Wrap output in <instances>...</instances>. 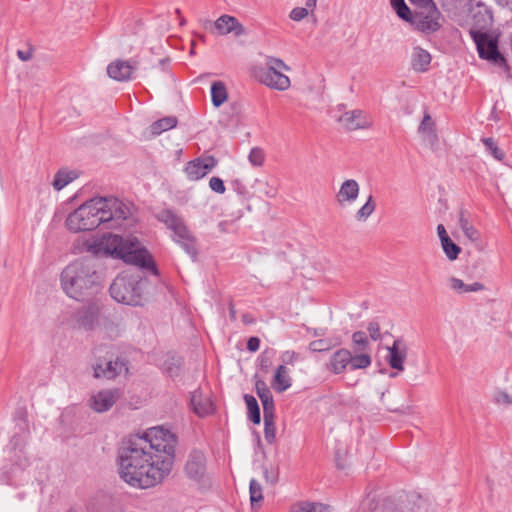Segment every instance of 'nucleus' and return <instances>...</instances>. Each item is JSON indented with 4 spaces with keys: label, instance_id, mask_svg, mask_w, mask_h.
I'll list each match as a JSON object with an SVG mask.
<instances>
[{
    "label": "nucleus",
    "instance_id": "20",
    "mask_svg": "<svg viewBox=\"0 0 512 512\" xmlns=\"http://www.w3.org/2000/svg\"><path fill=\"white\" fill-rule=\"evenodd\" d=\"M351 362V352L346 348L336 350L330 357L326 367L333 374H341L346 371Z\"/></svg>",
    "mask_w": 512,
    "mask_h": 512
},
{
    "label": "nucleus",
    "instance_id": "35",
    "mask_svg": "<svg viewBox=\"0 0 512 512\" xmlns=\"http://www.w3.org/2000/svg\"><path fill=\"white\" fill-rule=\"evenodd\" d=\"M482 142L486 147V150L498 161H502L505 158V153L502 151L498 145L497 142L491 138H482Z\"/></svg>",
    "mask_w": 512,
    "mask_h": 512
},
{
    "label": "nucleus",
    "instance_id": "33",
    "mask_svg": "<svg viewBox=\"0 0 512 512\" xmlns=\"http://www.w3.org/2000/svg\"><path fill=\"white\" fill-rule=\"evenodd\" d=\"M392 8L395 10L396 14L402 20L409 22L411 21L413 15L409 7L406 5L404 0H390Z\"/></svg>",
    "mask_w": 512,
    "mask_h": 512
},
{
    "label": "nucleus",
    "instance_id": "9",
    "mask_svg": "<svg viewBox=\"0 0 512 512\" xmlns=\"http://www.w3.org/2000/svg\"><path fill=\"white\" fill-rule=\"evenodd\" d=\"M471 36L477 46L479 56L495 63L504 62L505 59L498 50V41L487 33L471 31Z\"/></svg>",
    "mask_w": 512,
    "mask_h": 512
},
{
    "label": "nucleus",
    "instance_id": "31",
    "mask_svg": "<svg viewBox=\"0 0 512 512\" xmlns=\"http://www.w3.org/2000/svg\"><path fill=\"white\" fill-rule=\"evenodd\" d=\"M372 363V358L368 353H359L356 355L351 354V362H349V368L351 370L366 369Z\"/></svg>",
    "mask_w": 512,
    "mask_h": 512
},
{
    "label": "nucleus",
    "instance_id": "45",
    "mask_svg": "<svg viewBox=\"0 0 512 512\" xmlns=\"http://www.w3.org/2000/svg\"><path fill=\"white\" fill-rule=\"evenodd\" d=\"M496 404L509 406L512 405V396L507 391L498 390L494 393Z\"/></svg>",
    "mask_w": 512,
    "mask_h": 512
},
{
    "label": "nucleus",
    "instance_id": "1",
    "mask_svg": "<svg viewBox=\"0 0 512 512\" xmlns=\"http://www.w3.org/2000/svg\"><path fill=\"white\" fill-rule=\"evenodd\" d=\"M144 442L137 438L123 442L118 450L119 475L134 488L148 489L162 483L168 476L165 460L158 463ZM150 448V446H148Z\"/></svg>",
    "mask_w": 512,
    "mask_h": 512
},
{
    "label": "nucleus",
    "instance_id": "43",
    "mask_svg": "<svg viewBox=\"0 0 512 512\" xmlns=\"http://www.w3.org/2000/svg\"><path fill=\"white\" fill-rule=\"evenodd\" d=\"M332 348V345L327 339L314 340L309 344V349L312 352H325Z\"/></svg>",
    "mask_w": 512,
    "mask_h": 512
},
{
    "label": "nucleus",
    "instance_id": "23",
    "mask_svg": "<svg viewBox=\"0 0 512 512\" xmlns=\"http://www.w3.org/2000/svg\"><path fill=\"white\" fill-rule=\"evenodd\" d=\"M431 55L421 47H415L411 56V66L416 72H426L431 63Z\"/></svg>",
    "mask_w": 512,
    "mask_h": 512
},
{
    "label": "nucleus",
    "instance_id": "26",
    "mask_svg": "<svg viewBox=\"0 0 512 512\" xmlns=\"http://www.w3.org/2000/svg\"><path fill=\"white\" fill-rule=\"evenodd\" d=\"M177 118L174 116H167L153 122L150 127V133L153 136H158L164 131L170 130L177 125Z\"/></svg>",
    "mask_w": 512,
    "mask_h": 512
},
{
    "label": "nucleus",
    "instance_id": "30",
    "mask_svg": "<svg viewBox=\"0 0 512 512\" xmlns=\"http://www.w3.org/2000/svg\"><path fill=\"white\" fill-rule=\"evenodd\" d=\"M228 94L223 82L216 81L211 86V99L215 107L221 106L227 100Z\"/></svg>",
    "mask_w": 512,
    "mask_h": 512
},
{
    "label": "nucleus",
    "instance_id": "5",
    "mask_svg": "<svg viewBox=\"0 0 512 512\" xmlns=\"http://www.w3.org/2000/svg\"><path fill=\"white\" fill-rule=\"evenodd\" d=\"M137 439L150 446V448L146 447V449L153 454L155 461L158 463L162 460L168 462L167 474L169 475L173 467L177 445L175 434L162 427H153L148 429L143 436L137 437Z\"/></svg>",
    "mask_w": 512,
    "mask_h": 512
},
{
    "label": "nucleus",
    "instance_id": "22",
    "mask_svg": "<svg viewBox=\"0 0 512 512\" xmlns=\"http://www.w3.org/2000/svg\"><path fill=\"white\" fill-rule=\"evenodd\" d=\"M190 404L193 411L200 417L207 416L213 412L210 398L204 396L200 390H195L191 393Z\"/></svg>",
    "mask_w": 512,
    "mask_h": 512
},
{
    "label": "nucleus",
    "instance_id": "54",
    "mask_svg": "<svg viewBox=\"0 0 512 512\" xmlns=\"http://www.w3.org/2000/svg\"><path fill=\"white\" fill-rule=\"evenodd\" d=\"M484 289V285L480 282H474L472 284H467L466 292H477Z\"/></svg>",
    "mask_w": 512,
    "mask_h": 512
},
{
    "label": "nucleus",
    "instance_id": "28",
    "mask_svg": "<svg viewBox=\"0 0 512 512\" xmlns=\"http://www.w3.org/2000/svg\"><path fill=\"white\" fill-rule=\"evenodd\" d=\"M75 178H77V174L74 171L60 169L55 174L52 185L55 190L60 191L65 186H67L70 182H72Z\"/></svg>",
    "mask_w": 512,
    "mask_h": 512
},
{
    "label": "nucleus",
    "instance_id": "13",
    "mask_svg": "<svg viewBox=\"0 0 512 512\" xmlns=\"http://www.w3.org/2000/svg\"><path fill=\"white\" fill-rule=\"evenodd\" d=\"M119 397L120 391L118 389L100 390L91 396L89 405L95 412H106L112 408Z\"/></svg>",
    "mask_w": 512,
    "mask_h": 512
},
{
    "label": "nucleus",
    "instance_id": "29",
    "mask_svg": "<svg viewBox=\"0 0 512 512\" xmlns=\"http://www.w3.org/2000/svg\"><path fill=\"white\" fill-rule=\"evenodd\" d=\"M244 401L247 406L248 418L254 424H259L261 422V413L256 398L253 395L245 394Z\"/></svg>",
    "mask_w": 512,
    "mask_h": 512
},
{
    "label": "nucleus",
    "instance_id": "32",
    "mask_svg": "<svg viewBox=\"0 0 512 512\" xmlns=\"http://www.w3.org/2000/svg\"><path fill=\"white\" fill-rule=\"evenodd\" d=\"M376 203L372 195H369L365 204L355 214L357 221H366L375 211Z\"/></svg>",
    "mask_w": 512,
    "mask_h": 512
},
{
    "label": "nucleus",
    "instance_id": "49",
    "mask_svg": "<svg viewBox=\"0 0 512 512\" xmlns=\"http://www.w3.org/2000/svg\"><path fill=\"white\" fill-rule=\"evenodd\" d=\"M299 359V355L294 351H285L281 355L283 365H293Z\"/></svg>",
    "mask_w": 512,
    "mask_h": 512
},
{
    "label": "nucleus",
    "instance_id": "11",
    "mask_svg": "<svg viewBox=\"0 0 512 512\" xmlns=\"http://www.w3.org/2000/svg\"><path fill=\"white\" fill-rule=\"evenodd\" d=\"M217 163L218 161L214 156H201L189 161L184 171L189 180L197 181L205 177Z\"/></svg>",
    "mask_w": 512,
    "mask_h": 512
},
{
    "label": "nucleus",
    "instance_id": "12",
    "mask_svg": "<svg viewBox=\"0 0 512 512\" xmlns=\"http://www.w3.org/2000/svg\"><path fill=\"white\" fill-rule=\"evenodd\" d=\"M93 369L96 378L114 379L121 374L128 373L127 362L119 358L114 361L98 362Z\"/></svg>",
    "mask_w": 512,
    "mask_h": 512
},
{
    "label": "nucleus",
    "instance_id": "59",
    "mask_svg": "<svg viewBox=\"0 0 512 512\" xmlns=\"http://www.w3.org/2000/svg\"><path fill=\"white\" fill-rule=\"evenodd\" d=\"M230 314H231V317L233 319H235L236 316H235V310H234V306L233 305L230 306Z\"/></svg>",
    "mask_w": 512,
    "mask_h": 512
},
{
    "label": "nucleus",
    "instance_id": "56",
    "mask_svg": "<svg viewBox=\"0 0 512 512\" xmlns=\"http://www.w3.org/2000/svg\"><path fill=\"white\" fill-rule=\"evenodd\" d=\"M437 233L440 238L441 243L443 242L444 238H450L445 230V227L442 224H439L437 226Z\"/></svg>",
    "mask_w": 512,
    "mask_h": 512
},
{
    "label": "nucleus",
    "instance_id": "16",
    "mask_svg": "<svg viewBox=\"0 0 512 512\" xmlns=\"http://www.w3.org/2000/svg\"><path fill=\"white\" fill-rule=\"evenodd\" d=\"M214 28L219 35H227L232 33L235 37L246 34V28L239 20L231 15H222L214 22Z\"/></svg>",
    "mask_w": 512,
    "mask_h": 512
},
{
    "label": "nucleus",
    "instance_id": "2",
    "mask_svg": "<svg viewBox=\"0 0 512 512\" xmlns=\"http://www.w3.org/2000/svg\"><path fill=\"white\" fill-rule=\"evenodd\" d=\"M130 215V209L114 197H95L71 212L66 226L72 232L89 231L104 224L113 229Z\"/></svg>",
    "mask_w": 512,
    "mask_h": 512
},
{
    "label": "nucleus",
    "instance_id": "21",
    "mask_svg": "<svg viewBox=\"0 0 512 512\" xmlns=\"http://www.w3.org/2000/svg\"><path fill=\"white\" fill-rule=\"evenodd\" d=\"M134 69L135 67L129 61L116 60L108 65L107 73L116 81H127L131 78Z\"/></svg>",
    "mask_w": 512,
    "mask_h": 512
},
{
    "label": "nucleus",
    "instance_id": "46",
    "mask_svg": "<svg viewBox=\"0 0 512 512\" xmlns=\"http://www.w3.org/2000/svg\"><path fill=\"white\" fill-rule=\"evenodd\" d=\"M310 8L306 7H295L291 10L289 17L291 20L299 22L308 16Z\"/></svg>",
    "mask_w": 512,
    "mask_h": 512
},
{
    "label": "nucleus",
    "instance_id": "52",
    "mask_svg": "<svg viewBox=\"0 0 512 512\" xmlns=\"http://www.w3.org/2000/svg\"><path fill=\"white\" fill-rule=\"evenodd\" d=\"M230 185L232 186L233 190L239 195H245L247 193L246 186L239 179L232 180Z\"/></svg>",
    "mask_w": 512,
    "mask_h": 512
},
{
    "label": "nucleus",
    "instance_id": "55",
    "mask_svg": "<svg viewBox=\"0 0 512 512\" xmlns=\"http://www.w3.org/2000/svg\"><path fill=\"white\" fill-rule=\"evenodd\" d=\"M17 56L22 61H28L32 58V51L31 50H27V51L18 50Z\"/></svg>",
    "mask_w": 512,
    "mask_h": 512
},
{
    "label": "nucleus",
    "instance_id": "6",
    "mask_svg": "<svg viewBox=\"0 0 512 512\" xmlns=\"http://www.w3.org/2000/svg\"><path fill=\"white\" fill-rule=\"evenodd\" d=\"M291 70L282 59L274 56H266L265 64L255 71L256 79L270 89L286 91L291 86L290 78L284 74Z\"/></svg>",
    "mask_w": 512,
    "mask_h": 512
},
{
    "label": "nucleus",
    "instance_id": "61",
    "mask_svg": "<svg viewBox=\"0 0 512 512\" xmlns=\"http://www.w3.org/2000/svg\"><path fill=\"white\" fill-rule=\"evenodd\" d=\"M185 23V19L180 20V24L183 25Z\"/></svg>",
    "mask_w": 512,
    "mask_h": 512
},
{
    "label": "nucleus",
    "instance_id": "42",
    "mask_svg": "<svg viewBox=\"0 0 512 512\" xmlns=\"http://www.w3.org/2000/svg\"><path fill=\"white\" fill-rule=\"evenodd\" d=\"M262 406H263V418L269 419V418H275V404L273 396L262 399L261 400Z\"/></svg>",
    "mask_w": 512,
    "mask_h": 512
},
{
    "label": "nucleus",
    "instance_id": "39",
    "mask_svg": "<svg viewBox=\"0 0 512 512\" xmlns=\"http://www.w3.org/2000/svg\"><path fill=\"white\" fill-rule=\"evenodd\" d=\"M264 437L269 444L274 443L276 438L275 418L264 419Z\"/></svg>",
    "mask_w": 512,
    "mask_h": 512
},
{
    "label": "nucleus",
    "instance_id": "38",
    "mask_svg": "<svg viewBox=\"0 0 512 512\" xmlns=\"http://www.w3.org/2000/svg\"><path fill=\"white\" fill-rule=\"evenodd\" d=\"M352 343L355 352H363L369 346V339L363 331H356L352 334Z\"/></svg>",
    "mask_w": 512,
    "mask_h": 512
},
{
    "label": "nucleus",
    "instance_id": "58",
    "mask_svg": "<svg viewBox=\"0 0 512 512\" xmlns=\"http://www.w3.org/2000/svg\"><path fill=\"white\" fill-rule=\"evenodd\" d=\"M242 320L245 324H250L253 322V319L247 314L243 315Z\"/></svg>",
    "mask_w": 512,
    "mask_h": 512
},
{
    "label": "nucleus",
    "instance_id": "25",
    "mask_svg": "<svg viewBox=\"0 0 512 512\" xmlns=\"http://www.w3.org/2000/svg\"><path fill=\"white\" fill-rule=\"evenodd\" d=\"M291 512H331V507L318 502L300 501L291 507Z\"/></svg>",
    "mask_w": 512,
    "mask_h": 512
},
{
    "label": "nucleus",
    "instance_id": "63",
    "mask_svg": "<svg viewBox=\"0 0 512 512\" xmlns=\"http://www.w3.org/2000/svg\"><path fill=\"white\" fill-rule=\"evenodd\" d=\"M68 512H78L75 509H70Z\"/></svg>",
    "mask_w": 512,
    "mask_h": 512
},
{
    "label": "nucleus",
    "instance_id": "4",
    "mask_svg": "<svg viewBox=\"0 0 512 512\" xmlns=\"http://www.w3.org/2000/svg\"><path fill=\"white\" fill-rule=\"evenodd\" d=\"M60 281L65 294L75 300L92 296L101 286V276L88 259H78L67 265L60 275Z\"/></svg>",
    "mask_w": 512,
    "mask_h": 512
},
{
    "label": "nucleus",
    "instance_id": "40",
    "mask_svg": "<svg viewBox=\"0 0 512 512\" xmlns=\"http://www.w3.org/2000/svg\"><path fill=\"white\" fill-rule=\"evenodd\" d=\"M249 162L255 167H261L265 161L264 151L259 147H254L248 155Z\"/></svg>",
    "mask_w": 512,
    "mask_h": 512
},
{
    "label": "nucleus",
    "instance_id": "18",
    "mask_svg": "<svg viewBox=\"0 0 512 512\" xmlns=\"http://www.w3.org/2000/svg\"><path fill=\"white\" fill-rule=\"evenodd\" d=\"M386 361L392 369L403 371L404 362L407 357V347L400 339L394 340L392 346L388 347Z\"/></svg>",
    "mask_w": 512,
    "mask_h": 512
},
{
    "label": "nucleus",
    "instance_id": "36",
    "mask_svg": "<svg viewBox=\"0 0 512 512\" xmlns=\"http://www.w3.org/2000/svg\"><path fill=\"white\" fill-rule=\"evenodd\" d=\"M249 492H250L251 506H252V508H254L256 505H258L263 500L261 484L258 481H256L255 479H252L250 481Z\"/></svg>",
    "mask_w": 512,
    "mask_h": 512
},
{
    "label": "nucleus",
    "instance_id": "50",
    "mask_svg": "<svg viewBox=\"0 0 512 512\" xmlns=\"http://www.w3.org/2000/svg\"><path fill=\"white\" fill-rule=\"evenodd\" d=\"M450 287L456 291V292H466L467 284H465L461 279L456 277H451L450 280Z\"/></svg>",
    "mask_w": 512,
    "mask_h": 512
},
{
    "label": "nucleus",
    "instance_id": "57",
    "mask_svg": "<svg viewBox=\"0 0 512 512\" xmlns=\"http://www.w3.org/2000/svg\"><path fill=\"white\" fill-rule=\"evenodd\" d=\"M317 0H306V6L313 11L316 7Z\"/></svg>",
    "mask_w": 512,
    "mask_h": 512
},
{
    "label": "nucleus",
    "instance_id": "62",
    "mask_svg": "<svg viewBox=\"0 0 512 512\" xmlns=\"http://www.w3.org/2000/svg\"><path fill=\"white\" fill-rule=\"evenodd\" d=\"M396 375H397L396 373H391L390 377H395Z\"/></svg>",
    "mask_w": 512,
    "mask_h": 512
},
{
    "label": "nucleus",
    "instance_id": "3",
    "mask_svg": "<svg viewBox=\"0 0 512 512\" xmlns=\"http://www.w3.org/2000/svg\"><path fill=\"white\" fill-rule=\"evenodd\" d=\"M81 252L90 253L94 257H112L141 268L157 269L151 255L136 237H121L115 234H104L101 237H90L78 242Z\"/></svg>",
    "mask_w": 512,
    "mask_h": 512
},
{
    "label": "nucleus",
    "instance_id": "51",
    "mask_svg": "<svg viewBox=\"0 0 512 512\" xmlns=\"http://www.w3.org/2000/svg\"><path fill=\"white\" fill-rule=\"evenodd\" d=\"M91 512H114L111 506V502L108 499H105L99 507L92 505L90 507Z\"/></svg>",
    "mask_w": 512,
    "mask_h": 512
},
{
    "label": "nucleus",
    "instance_id": "37",
    "mask_svg": "<svg viewBox=\"0 0 512 512\" xmlns=\"http://www.w3.org/2000/svg\"><path fill=\"white\" fill-rule=\"evenodd\" d=\"M418 132L426 134L428 137H435V123L429 113H424L423 119L419 125Z\"/></svg>",
    "mask_w": 512,
    "mask_h": 512
},
{
    "label": "nucleus",
    "instance_id": "47",
    "mask_svg": "<svg viewBox=\"0 0 512 512\" xmlns=\"http://www.w3.org/2000/svg\"><path fill=\"white\" fill-rule=\"evenodd\" d=\"M209 187L218 194H223L226 190L223 180L216 176L210 178Z\"/></svg>",
    "mask_w": 512,
    "mask_h": 512
},
{
    "label": "nucleus",
    "instance_id": "8",
    "mask_svg": "<svg viewBox=\"0 0 512 512\" xmlns=\"http://www.w3.org/2000/svg\"><path fill=\"white\" fill-rule=\"evenodd\" d=\"M158 219L173 232V240L178 243L192 259H196L198 254L197 241L186 226L183 218L172 210L166 209L159 213Z\"/></svg>",
    "mask_w": 512,
    "mask_h": 512
},
{
    "label": "nucleus",
    "instance_id": "10",
    "mask_svg": "<svg viewBox=\"0 0 512 512\" xmlns=\"http://www.w3.org/2000/svg\"><path fill=\"white\" fill-rule=\"evenodd\" d=\"M439 18L440 12L435 7V5H433L428 7L426 11L415 13L410 23L421 32L433 33L441 27Z\"/></svg>",
    "mask_w": 512,
    "mask_h": 512
},
{
    "label": "nucleus",
    "instance_id": "15",
    "mask_svg": "<svg viewBox=\"0 0 512 512\" xmlns=\"http://www.w3.org/2000/svg\"><path fill=\"white\" fill-rule=\"evenodd\" d=\"M206 471V458L202 451L193 450L188 456L185 472L190 479L200 481Z\"/></svg>",
    "mask_w": 512,
    "mask_h": 512
},
{
    "label": "nucleus",
    "instance_id": "14",
    "mask_svg": "<svg viewBox=\"0 0 512 512\" xmlns=\"http://www.w3.org/2000/svg\"><path fill=\"white\" fill-rule=\"evenodd\" d=\"M100 307L97 303H90L75 313V321L85 330H94L99 325Z\"/></svg>",
    "mask_w": 512,
    "mask_h": 512
},
{
    "label": "nucleus",
    "instance_id": "41",
    "mask_svg": "<svg viewBox=\"0 0 512 512\" xmlns=\"http://www.w3.org/2000/svg\"><path fill=\"white\" fill-rule=\"evenodd\" d=\"M274 354L275 351L273 349H266L261 353L259 356V366L262 371L268 372L272 365V357Z\"/></svg>",
    "mask_w": 512,
    "mask_h": 512
},
{
    "label": "nucleus",
    "instance_id": "44",
    "mask_svg": "<svg viewBox=\"0 0 512 512\" xmlns=\"http://www.w3.org/2000/svg\"><path fill=\"white\" fill-rule=\"evenodd\" d=\"M255 390H256V394L260 400L267 399V398L273 396L270 389L268 388L267 384L263 380L259 379L256 381Z\"/></svg>",
    "mask_w": 512,
    "mask_h": 512
},
{
    "label": "nucleus",
    "instance_id": "24",
    "mask_svg": "<svg viewBox=\"0 0 512 512\" xmlns=\"http://www.w3.org/2000/svg\"><path fill=\"white\" fill-rule=\"evenodd\" d=\"M292 385V379L289 376V370L285 365H279L275 371L273 380L271 382L272 388L278 392L282 393L289 389Z\"/></svg>",
    "mask_w": 512,
    "mask_h": 512
},
{
    "label": "nucleus",
    "instance_id": "17",
    "mask_svg": "<svg viewBox=\"0 0 512 512\" xmlns=\"http://www.w3.org/2000/svg\"><path fill=\"white\" fill-rule=\"evenodd\" d=\"M359 192V183L354 179H346L340 185V188L335 195V200L341 207L350 205L357 200Z\"/></svg>",
    "mask_w": 512,
    "mask_h": 512
},
{
    "label": "nucleus",
    "instance_id": "48",
    "mask_svg": "<svg viewBox=\"0 0 512 512\" xmlns=\"http://www.w3.org/2000/svg\"><path fill=\"white\" fill-rule=\"evenodd\" d=\"M367 330L369 332L370 338L374 341H377L381 338L380 333V325L376 321H371L367 325Z\"/></svg>",
    "mask_w": 512,
    "mask_h": 512
},
{
    "label": "nucleus",
    "instance_id": "19",
    "mask_svg": "<svg viewBox=\"0 0 512 512\" xmlns=\"http://www.w3.org/2000/svg\"><path fill=\"white\" fill-rule=\"evenodd\" d=\"M338 122L347 130L353 131L357 129H364L369 127V122L364 115V112L359 109L347 111L343 113Z\"/></svg>",
    "mask_w": 512,
    "mask_h": 512
},
{
    "label": "nucleus",
    "instance_id": "60",
    "mask_svg": "<svg viewBox=\"0 0 512 512\" xmlns=\"http://www.w3.org/2000/svg\"><path fill=\"white\" fill-rule=\"evenodd\" d=\"M410 1L413 2V3H423L426 0H410Z\"/></svg>",
    "mask_w": 512,
    "mask_h": 512
},
{
    "label": "nucleus",
    "instance_id": "53",
    "mask_svg": "<svg viewBox=\"0 0 512 512\" xmlns=\"http://www.w3.org/2000/svg\"><path fill=\"white\" fill-rule=\"evenodd\" d=\"M260 339L258 337H250L247 341V349L251 352H255L259 349Z\"/></svg>",
    "mask_w": 512,
    "mask_h": 512
},
{
    "label": "nucleus",
    "instance_id": "7",
    "mask_svg": "<svg viewBox=\"0 0 512 512\" xmlns=\"http://www.w3.org/2000/svg\"><path fill=\"white\" fill-rule=\"evenodd\" d=\"M110 295L118 303L130 306L141 305L143 283L139 276L128 273L119 274L110 285Z\"/></svg>",
    "mask_w": 512,
    "mask_h": 512
},
{
    "label": "nucleus",
    "instance_id": "27",
    "mask_svg": "<svg viewBox=\"0 0 512 512\" xmlns=\"http://www.w3.org/2000/svg\"><path fill=\"white\" fill-rule=\"evenodd\" d=\"M459 227L464 235L472 242H477L480 239L479 231L469 222L465 216V212L461 211L459 214Z\"/></svg>",
    "mask_w": 512,
    "mask_h": 512
},
{
    "label": "nucleus",
    "instance_id": "34",
    "mask_svg": "<svg viewBox=\"0 0 512 512\" xmlns=\"http://www.w3.org/2000/svg\"><path fill=\"white\" fill-rule=\"evenodd\" d=\"M441 245L446 257L449 260L453 261L458 258V255L461 252V248L455 244L451 238H444Z\"/></svg>",
    "mask_w": 512,
    "mask_h": 512
}]
</instances>
